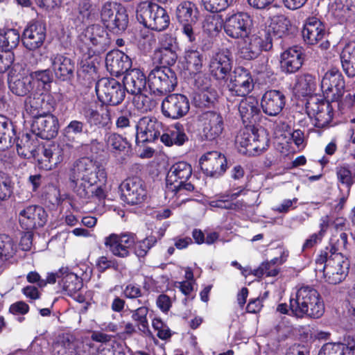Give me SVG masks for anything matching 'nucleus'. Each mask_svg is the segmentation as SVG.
<instances>
[{"label": "nucleus", "mask_w": 355, "mask_h": 355, "mask_svg": "<svg viewBox=\"0 0 355 355\" xmlns=\"http://www.w3.org/2000/svg\"><path fill=\"white\" fill-rule=\"evenodd\" d=\"M55 103L49 92L41 91L39 88L25 100L26 112L35 119L32 130L42 139H51L58 132V120L50 114Z\"/></svg>", "instance_id": "f257e3e1"}, {"label": "nucleus", "mask_w": 355, "mask_h": 355, "mask_svg": "<svg viewBox=\"0 0 355 355\" xmlns=\"http://www.w3.org/2000/svg\"><path fill=\"white\" fill-rule=\"evenodd\" d=\"M71 187L82 199L89 200H98L105 197L104 190L97 187V175L94 162L88 157L77 160L71 168L69 173Z\"/></svg>", "instance_id": "f03ea898"}, {"label": "nucleus", "mask_w": 355, "mask_h": 355, "mask_svg": "<svg viewBox=\"0 0 355 355\" xmlns=\"http://www.w3.org/2000/svg\"><path fill=\"white\" fill-rule=\"evenodd\" d=\"M291 314L298 318H320L324 313V304L313 287L302 286L290 297Z\"/></svg>", "instance_id": "7ed1b4c3"}, {"label": "nucleus", "mask_w": 355, "mask_h": 355, "mask_svg": "<svg viewBox=\"0 0 355 355\" xmlns=\"http://www.w3.org/2000/svg\"><path fill=\"white\" fill-rule=\"evenodd\" d=\"M321 254L316 261L315 275L321 282L336 284L347 275L349 261L342 253L336 252Z\"/></svg>", "instance_id": "20e7f679"}, {"label": "nucleus", "mask_w": 355, "mask_h": 355, "mask_svg": "<svg viewBox=\"0 0 355 355\" xmlns=\"http://www.w3.org/2000/svg\"><path fill=\"white\" fill-rule=\"evenodd\" d=\"M191 175L192 168L189 164L179 162L173 164L166 175V196L178 200L187 195V192L193 191L194 186L187 182Z\"/></svg>", "instance_id": "39448f33"}, {"label": "nucleus", "mask_w": 355, "mask_h": 355, "mask_svg": "<svg viewBox=\"0 0 355 355\" xmlns=\"http://www.w3.org/2000/svg\"><path fill=\"white\" fill-rule=\"evenodd\" d=\"M235 143L239 151L244 155H256L261 153L268 146V139L263 129L246 127L240 130Z\"/></svg>", "instance_id": "423d86ee"}, {"label": "nucleus", "mask_w": 355, "mask_h": 355, "mask_svg": "<svg viewBox=\"0 0 355 355\" xmlns=\"http://www.w3.org/2000/svg\"><path fill=\"white\" fill-rule=\"evenodd\" d=\"M137 17L146 27L161 31L170 23L169 16L165 9L151 2H141L137 10Z\"/></svg>", "instance_id": "0eeeda50"}, {"label": "nucleus", "mask_w": 355, "mask_h": 355, "mask_svg": "<svg viewBox=\"0 0 355 355\" xmlns=\"http://www.w3.org/2000/svg\"><path fill=\"white\" fill-rule=\"evenodd\" d=\"M83 51H87V57L99 55L105 52L110 44L107 31L98 24L87 27L80 35Z\"/></svg>", "instance_id": "6e6552de"}, {"label": "nucleus", "mask_w": 355, "mask_h": 355, "mask_svg": "<svg viewBox=\"0 0 355 355\" xmlns=\"http://www.w3.org/2000/svg\"><path fill=\"white\" fill-rule=\"evenodd\" d=\"M101 19L106 28L115 34L123 33L128 24V16L125 8L113 1H107L103 4Z\"/></svg>", "instance_id": "1a4fd4ad"}, {"label": "nucleus", "mask_w": 355, "mask_h": 355, "mask_svg": "<svg viewBox=\"0 0 355 355\" xmlns=\"http://www.w3.org/2000/svg\"><path fill=\"white\" fill-rule=\"evenodd\" d=\"M178 83L175 73L169 67H156L148 76V85L150 90L157 94L171 92Z\"/></svg>", "instance_id": "9d476101"}, {"label": "nucleus", "mask_w": 355, "mask_h": 355, "mask_svg": "<svg viewBox=\"0 0 355 355\" xmlns=\"http://www.w3.org/2000/svg\"><path fill=\"white\" fill-rule=\"evenodd\" d=\"M95 90L98 100L110 105H119L125 96L123 86L114 79L98 80L96 83Z\"/></svg>", "instance_id": "9b49d317"}, {"label": "nucleus", "mask_w": 355, "mask_h": 355, "mask_svg": "<svg viewBox=\"0 0 355 355\" xmlns=\"http://www.w3.org/2000/svg\"><path fill=\"white\" fill-rule=\"evenodd\" d=\"M227 86L232 96L244 97L254 88L250 73L243 67H236L226 79Z\"/></svg>", "instance_id": "f8f14e48"}, {"label": "nucleus", "mask_w": 355, "mask_h": 355, "mask_svg": "<svg viewBox=\"0 0 355 355\" xmlns=\"http://www.w3.org/2000/svg\"><path fill=\"white\" fill-rule=\"evenodd\" d=\"M121 200L131 205H139L145 201L147 190L144 182L138 177L129 178L119 185Z\"/></svg>", "instance_id": "ddd939ff"}, {"label": "nucleus", "mask_w": 355, "mask_h": 355, "mask_svg": "<svg viewBox=\"0 0 355 355\" xmlns=\"http://www.w3.org/2000/svg\"><path fill=\"white\" fill-rule=\"evenodd\" d=\"M252 20L248 14L237 12L227 16L224 21V31L227 36L234 39H244L251 32Z\"/></svg>", "instance_id": "4468645a"}, {"label": "nucleus", "mask_w": 355, "mask_h": 355, "mask_svg": "<svg viewBox=\"0 0 355 355\" xmlns=\"http://www.w3.org/2000/svg\"><path fill=\"white\" fill-rule=\"evenodd\" d=\"M321 89L327 101H336L345 92V81L336 69L327 71L321 81Z\"/></svg>", "instance_id": "2eb2a0df"}, {"label": "nucleus", "mask_w": 355, "mask_h": 355, "mask_svg": "<svg viewBox=\"0 0 355 355\" xmlns=\"http://www.w3.org/2000/svg\"><path fill=\"white\" fill-rule=\"evenodd\" d=\"M244 42L240 47L241 56L246 60L257 58L262 51H269L272 47V38L270 33L257 35L250 34L243 39Z\"/></svg>", "instance_id": "dca6fc26"}, {"label": "nucleus", "mask_w": 355, "mask_h": 355, "mask_svg": "<svg viewBox=\"0 0 355 355\" xmlns=\"http://www.w3.org/2000/svg\"><path fill=\"white\" fill-rule=\"evenodd\" d=\"M329 101H320L317 97H311L306 105V110L313 124L318 128H324L332 119V111Z\"/></svg>", "instance_id": "f3484780"}, {"label": "nucleus", "mask_w": 355, "mask_h": 355, "mask_svg": "<svg viewBox=\"0 0 355 355\" xmlns=\"http://www.w3.org/2000/svg\"><path fill=\"white\" fill-rule=\"evenodd\" d=\"M232 68L231 53L221 49L214 53L210 58L209 70L211 76L218 80H226Z\"/></svg>", "instance_id": "a211bd4d"}, {"label": "nucleus", "mask_w": 355, "mask_h": 355, "mask_svg": "<svg viewBox=\"0 0 355 355\" xmlns=\"http://www.w3.org/2000/svg\"><path fill=\"white\" fill-rule=\"evenodd\" d=\"M47 214L40 206L30 205L19 212V222L21 228L33 231L45 225Z\"/></svg>", "instance_id": "6ab92c4d"}, {"label": "nucleus", "mask_w": 355, "mask_h": 355, "mask_svg": "<svg viewBox=\"0 0 355 355\" xmlns=\"http://www.w3.org/2000/svg\"><path fill=\"white\" fill-rule=\"evenodd\" d=\"M188 98L179 94H173L166 97L162 103V112L168 118L180 119L187 114L189 110Z\"/></svg>", "instance_id": "aec40b11"}, {"label": "nucleus", "mask_w": 355, "mask_h": 355, "mask_svg": "<svg viewBox=\"0 0 355 355\" xmlns=\"http://www.w3.org/2000/svg\"><path fill=\"white\" fill-rule=\"evenodd\" d=\"M46 35V26L42 22L31 21L24 30L22 43L26 49L33 51L43 45Z\"/></svg>", "instance_id": "412c9836"}, {"label": "nucleus", "mask_w": 355, "mask_h": 355, "mask_svg": "<svg viewBox=\"0 0 355 355\" xmlns=\"http://www.w3.org/2000/svg\"><path fill=\"white\" fill-rule=\"evenodd\" d=\"M135 243L133 234L129 233L116 234H111L105 238V247L114 255L119 257H126L130 254V249Z\"/></svg>", "instance_id": "4be33fe9"}, {"label": "nucleus", "mask_w": 355, "mask_h": 355, "mask_svg": "<svg viewBox=\"0 0 355 355\" xmlns=\"http://www.w3.org/2000/svg\"><path fill=\"white\" fill-rule=\"evenodd\" d=\"M202 122V137L207 141H214L219 138L224 130V122L220 114L208 112L200 116Z\"/></svg>", "instance_id": "5701e85b"}, {"label": "nucleus", "mask_w": 355, "mask_h": 355, "mask_svg": "<svg viewBox=\"0 0 355 355\" xmlns=\"http://www.w3.org/2000/svg\"><path fill=\"white\" fill-rule=\"evenodd\" d=\"M162 124L155 118L145 116L137 125V143L150 142L161 136Z\"/></svg>", "instance_id": "b1692460"}, {"label": "nucleus", "mask_w": 355, "mask_h": 355, "mask_svg": "<svg viewBox=\"0 0 355 355\" xmlns=\"http://www.w3.org/2000/svg\"><path fill=\"white\" fill-rule=\"evenodd\" d=\"M66 144L53 143L45 146L43 149L42 156L39 160L42 168L50 171L55 168L60 164L65 157Z\"/></svg>", "instance_id": "393cba45"}, {"label": "nucleus", "mask_w": 355, "mask_h": 355, "mask_svg": "<svg viewBox=\"0 0 355 355\" xmlns=\"http://www.w3.org/2000/svg\"><path fill=\"white\" fill-rule=\"evenodd\" d=\"M285 104L284 94L276 89L266 91L263 94L260 103L263 112L271 116L278 115L282 111Z\"/></svg>", "instance_id": "a878e982"}, {"label": "nucleus", "mask_w": 355, "mask_h": 355, "mask_svg": "<svg viewBox=\"0 0 355 355\" xmlns=\"http://www.w3.org/2000/svg\"><path fill=\"white\" fill-rule=\"evenodd\" d=\"M83 344L69 334L58 335L53 343V352L57 355H81Z\"/></svg>", "instance_id": "bb28decb"}, {"label": "nucleus", "mask_w": 355, "mask_h": 355, "mask_svg": "<svg viewBox=\"0 0 355 355\" xmlns=\"http://www.w3.org/2000/svg\"><path fill=\"white\" fill-rule=\"evenodd\" d=\"M200 168L211 176L220 175L226 170V159L218 151L204 154L199 161Z\"/></svg>", "instance_id": "cd10ccee"}, {"label": "nucleus", "mask_w": 355, "mask_h": 355, "mask_svg": "<svg viewBox=\"0 0 355 355\" xmlns=\"http://www.w3.org/2000/svg\"><path fill=\"white\" fill-rule=\"evenodd\" d=\"M107 71L114 76H119L130 69L132 62L130 58L119 50L109 52L105 58Z\"/></svg>", "instance_id": "c85d7f7f"}, {"label": "nucleus", "mask_w": 355, "mask_h": 355, "mask_svg": "<svg viewBox=\"0 0 355 355\" xmlns=\"http://www.w3.org/2000/svg\"><path fill=\"white\" fill-rule=\"evenodd\" d=\"M49 60L55 78L64 81L73 76L75 66L71 58L60 53L52 54Z\"/></svg>", "instance_id": "c756f323"}, {"label": "nucleus", "mask_w": 355, "mask_h": 355, "mask_svg": "<svg viewBox=\"0 0 355 355\" xmlns=\"http://www.w3.org/2000/svg\"><path fill=\"white\" fill-rule=\"evenodd\" d=\"M146 78L144 73L139 69L135 68L128 70L123 77V87L132 94L138 95L146 91Z\"/></svg>", "instance_id": "7c9ffc66"}, {"label": "nucleus", "mask_w": 355, "mask_h": 355, "mask_svg": "<svg viewBox=\"0 0 355 355\" xmlns=\"http://www.w3.org/2000/svg\"><path fill=\"white\" fill-rule=\"evenodd\" d=\"M81 113L90 127L110 128L112 124L111 112L107 108H103L98 111L89 106H86L83 107Z\"/></svg>", "instance_id": "2f4dec72"}, {"label": "nucleus", "mask_w": 355, "mask_h": 355, "mask_svg": "<svg viewBox=\"0 0 355 355\" xmlns=\"http://www.w3.org/2000/svg\"><path fill=\"white\" fill-rule=\"evenodd\" d=\"M303 63L302 48L294 46L285 50L281 54L280 67L287 73L297 71Z\"/></svg>", "instance_id": "473e14b6"}, {"label": "nucleus", "mask_w": 355, "mask_h": 355, "mask_svg": "<svg viewBox=\"0 0 355 355\" xmlns=\"http://www.w3.org/2000/svg\"><path fill=\"white\" fill-rule=\"evenodd\" d=\"M8 86L12 93L18 96H25L29 94V97L38 88L41 91L46 92L44 88H40L39 85H37V87L34 86L29 73L19 76L10 77L8 80ZM27 98L28 96L26 98Z\"/></svg>", "instance_id": "72a5a7b5"}, {"label": "nucleus", "mask_w": 355, "mask_h": 355, "mask_svg": "<svg viewBox=\"0 0 355 355\" xmlns=\"http://www.w3.org/2000/svg\"><path fill=\"white\" fill-rule=\"evenodd\" d=\"M302 34L306 44L314 45L324 38L326 34L324 25L317 18H309L304 25Z\"/></svg>", "instance_id": "f704fd0d"}, {"label": "nucleus", "mask_w": 355, "mask_h": 355, "mask_svg": "<svg viewBox=\"0 0 355 355\" xmlns=\"http://www.w3.org/2000/svg\"><path fill=\"white\" fill-rule=\"evenodd\" d=\"M239 114L244 123L255 121L260 112L258 100L249 96L241 99L238 107Z\"/></svg>", "instance_id": "c9c22d12"}, {"label": "nucleus", "mask_w": 355, "mask_h": 355, "mask_svg": "<svg viewBox=\"0 0 355 355\" xmlns=\"http://www.w3.org/2000/svg\"><path fill=\"white\" fill-rule=\"evenodd\" d=\"M318 355H355V340L340 343H327L322 345Z\"/></svg>", "instance_id": "e433bc0d"}, {"label": "nucleus", "mask_w": 355, "mask_h": 355, "mask_svg": "<svg viewBox=\"0 0 355 355\" xmlns=\"http://www.w3.org/2000/svg\"><path fill=\"white\" fill-rule=\"evenodd\" d=\"M161 141L166 146H182L188 140L184 128L180 123L168 127L160 136Z\"/></svg>", "instance_id": "4c0bfd02"}, {"label": "nucleus", "mask_w": 355, "mask_h": 355, "mask_svg": "<svg viewBox=\"0 0 355 355\" xmlns=\"http://www.w3.org/2000/svg\"><path fill=\"white\" fill-rule=\"evenodd\" d=\"M175 16L180 24L196 23L198 18V10L193 2L183 1L178 5Z\"/></svg>", "instance_id": "58836bf2"}, {"label": "nucleus", "mask_w": 355, "mask_h": 355, "mask_svg": "<svg viewBox=\"0 0 355 355\" xmlns=\"http://www.w3.org/2000/svg\"><path fill=\"white\" fill-rule=\"evenodd\" d=\"M343 69L348 76H355V42L346 44L340 54Z\"/></svg>", "instance_id": "ea45409f"}, {"label": "nucleus", "mask_w": 355, "mask_h": 355, "mask_svg": "<svg viewBox=\"0 0 355 355\" xmlns=\"http://www.w3.org/2000/svg\"><path fill=\"white\" fill-rule=\"evenodd\" d=\"M15 130L12 123L5 116L0 115V150H5L15 141Z\"/></svg>", "instance_id": "a19ab883"}, {"label": "nucleus", "mask_w": 355, "mask_h": 355, "mask_svg": "<svg viewBox=\"0 0 355 355\" xmlns=\"http://www.w3.org/2000/svg\"><path fill=\"white\" fill-rule=\"evenodd\" d=\"M288 252L284 250L280 258H275L270 262L263 263L257 269L254 270V275L261 277L263 275L275 277L278 274L279 270L275 266L277 263L282 264L286 260Z\"/></svg>", "instance_id": "79ce46f5"}, {"label": "nucleus", "mask_w": 355, "mask_h": 355, "mask_svg": "<svg viewBox=\"0 0 355 355\" xmlns=\"http://www.w3.org/2000/svg\"><path fill=\"white\" fill-rule=\"evenodd\" d=\"M316 85L315 77L307 73L297 78L293 89L298 96H306L314 92Z\"/></svg>", "instance_id": "37998d69"}, {"label": "nucleus", "mask_w": 355, "mask_h": 355, "mask_svg": "<svg viewBox=\"0 0 355 355\" xmlns=\"http://www.w3.org/2000/svg\"><path fill=\"white\" fill-rule=\"evenodd\" d=\"M59 284L71 296L75 295L83 286L82 280L75 273L69 272L67 268H65Z\"/></svg>", "instance_id": "c03bdc74"}, {"label": "nucleus", "mask_w": 355, "mask_h": 355, "mask_svg": "<svg viewBox=\"0 0 355 355\" xmlns=\"http://www.w3.org/2000/svg\"><path fill=\"white\" fill-rule=\"evenodd\" d=\"M354 10L352 0H336L331 6L333 15L340 21L347 20L353 14Z\"/></svg>", "instance_id": "a18cd8bd"}, {"label": "nucleus", "mask_w": 355, "mask_h": 355, "mask_svg": "<svg viewBox=\"0 0 355 355\" xmlns=\"http://www.w3.org/2000/svg\"><path fill=\"white\" fill-rule=\"evenodd\" d=\"M19 42V34L15 29L0 31V46L4 51H10Z\"/></svg>", "instance_id": "49530a36"}, {"label": "nucleus", "mask_w": 355, "mask_h": 355, "mask_svg": "<svg viewBox=\"0 0 355 355\" xmlns=\"http://www.w3.org/2000/svg\"><path fill=\"white\" fill-rule=\"evenodd\" d=\"M329 218L328 216L322 218V222L320 225V230L318 233L312 234L307 238L303 245L302 250L305 251L313 248L315 245L320 243L328 227H329Z\"/></svg>", "instance_id": "de8ad7c7"}, {"label": "nucleus", "mask_w": 355, "mask_h": 355, "mask_svg": "<svg viewBox=\"0 0 355 355\" xmlns=\"http://www.w3.org/2000/svg\"><path fill=\"white\" fill-rule=\"evenodd\" d=\"M241 191L238 192H233L225 195L218 196L216 199L210 200L209 205L211 207H216L226 209H234L236 207L235 203L232 202V200L236 199L240 194Z\"/></svg>", "instance_id": "09e8293b"}, {"label": "nucleus", "mask_w": 355, "mask_h": 355, "mask_svg": "<svg viewBox=\"0 0 355 355\" xmlns=\"http://www.w3.org/2000/svg\"><path fill=\"white\" fill-rule=\"evenodd\" d=\"M185 60L187 69L193 73L201 71L203 65L202 55L196 50H189L185 53Z\"/></svg>", "instance_id": "8fccbe9b"}, {"label": "nucleus", "mask_w": 355, "mask_h": 355, "mask_svg": "<svg viewBox=\"0 0 355 355\" xmlns=\"http://www.w3.org/2000/svg\"><path fill=\"white\" fill-rule=\"evenodd\" d=\"M105 141L109 149L117 152L123 151L128 145V142L125 138L114 132L106 134L105 136Z\"/></svg>", "instance_id": "3c124183"}, {"label": "nucleus", "mask_w": 355, "mask_h": 355, "mask_svg": "<svg viewBox=\"0 0 355 355\" xmlns=\"http://www.w3.org/2000/svg\"><path fill=\"white\" fill-rule=\"evenodd\" d=\"M78 16L83 22H89L95 20L97 17L96 8L89 0H83L78 5Z\"/></svg>", "instance_id": "603ef678"}, {"label": "nucleus", "mask_w": 355, "mask_h": 355, "mask_svg": "<svg viewBox=\"0 0 355 355\" xmlns=\"http://www.w3.org/2000/svg\"><path fill=\"white\" fill-rule=\"evenodd\" d=\"M132 313V319L136 323L139 331L144 334L150 333L147 319L148 309L146 306H141Z\"/></svg>", "instance_id": "864d4df0"}, {"label": "nucleus", "mask_w": 355, "mask_h": 355, "mask_svg": "<svg viewBox=\"0 0 355 355\" xmlns=\"http://www.w3.org/2000/svg\"><path fill=\"white\" fill-rule=\"evenodd\" d=\"M35 87L39 85L40 88H45V85L53 80L52 71L49 69L38 70L29 73Z\"/></svg>", "instance_id": "5fc2aeb1"}, {"label": "nucleus", "mask_w": 355, "mask_h": 355, "mask_svg": "<svg viewBox=\"0 0 355 355\" xmlns=\"http://www.w3.org/2000/svg\"><path fill=\"white\" fill-rule=\"evenodd\" d=\"M16 251V245L13 239L7 234H0V257L8 259Z\"/></svg>", "instance_id": "6e6d98bb"}, {"label": "nucleus", "mask_w": 355, "mask_h": 355, "mask_svg": "<svg viewBox=\"0 0 355 355\" xmlns=\"http://www.w3.org/2000/svg\"><path fill=\"white\" fill-rule=\"evenodd\" d=\"M14 183L11 178L3 172H0V201H6L13 193Z\"/></svg>", "instance_id": "4d7b16f0"}, {"label": "nucleus", "mask_w": 355, "mask_h": 355, "mask_svg": "<svg viewBox=\"0 0 355 355\" xmlns=\"http://www.w3.org/2000/svg\"><path fill=\"white\" fill-rule=\"evenodd\" d=\"M216 92L211 89L199 90L193 97L196 105L198 107H206L216 99Z\"/></svg>", "instance_id": "13d9d810"}, {"label": "nucleus", "mask_w": 355, "mask_h": 355, "mask_svg": "<svg viewBox=\"0 0 355 355\" xmlns=\"http://www.w3.org/2000/svg\"><path fill=\"white\" fill-rule=\"evenodd\" d=\"M178 55L175 50H155L154 58L160 64L173 65L175 63Z\"/></svg>", "instance_id": "bf43d9fd"}, {"label": "nucleus", "mask_w": 355, "mask_h": 355, "mask_svg": "<svg viewBox=\"0 0 355 355\" xmlns=\"http://www.w3.org/2000/svg\"><path fill=\"white\" fill-rule=\"evenodd\" d=\"M17 151L20 156L24 158H30L34 155L35 146L33 144V141L28 136L26 135L22 137L21 143L17 144Z\"/></svg>", "instance_id": "052dcab7"}, {"label": "nucleus", "mask_w": 355, "mask_h": 355, "mask_svg": "<svg viewBox=\"0 0 355 355\" xmlns=\"http://www.w3.org/2000/svg\"><path fill=\"white\" fill-rule=\"evenodd\" d=\"M336 175L338 182L347 187L348 195L349 188L354 183V178L351 171L346 166H340L336 168Z\"/></svg>", "instance_id": "680f3d73"}, {"label": "nucleus", "mask_w": 355, "mask_h": 355, "mask_svg": "<svg viewBox=\"0 0 355 355\" xmlns=\"http://www.w3.org/2000/svg\"><path fill=\"white\" fill-rule=\"evenodd\" d=\"M220 26V19L218 15L213 14L207 15L202 23L203 30L209 34L218 33Z\"/></svg>", "instance_id": "e2e57ef3"}, {"label": "nucleus", "mask_w": 355, "mask_h": 355, "mask_svg": "<svg viewBox=\"0 0 355 355\" xmlns=\"http://www.w3.org/2000/svg\"><path fill=\"white\" fill-rule=\"evenodd\" d=\"M156 239L154 236H149L139 241L135 245V254L138 257H144L147 252L155 245Z\"/></svg>", "instance_id": "0e129e2a"}, {"label": "nucleus", "mask_w": 355, "mask_h": 355, "mask_svg": "<svg viewBox=\"0 0 355 355\" xmlns=\"http://www.w3.org/2000/svg\"><path fill=\"white\" fill-rule=\"evenodd\" d=\"M152 326L157 331V336L162 340H166L171 337V331L167 325L158 318H155L152 321Z\"/></svg>", "instance_id": "69168bd1"}, {"label": "nucleus", "mask_w": 355, "mask_h": 355, "mask_svg": "<svg viewBox=\"0 0 355 355\" xmlns=\"http://www.w3.org/2000/svg\"><path fill=\"white\" fill-rule=\"evenodd\" d=\"M230 0H202L205 8L211 12H218L229 6Z\"/></svg>", "instance_id": "338daca9"}, {"label": "nucleus", "mask_w": 355, "mask_h": 355, "mask_svg": "<svg viewBox=\"0 0 355 355\" xmlns=\"http://www.w3.org/2000/svg\"><path fill=\"white\" fill-rule=\"evenodd\" d=\"M290 21L284 17H278L272 24V29L278 37H282L288 31Z\"/></svg>", "instance_id": "774afa93"}]
</instances>
